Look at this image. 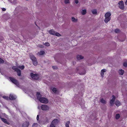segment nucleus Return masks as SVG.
Returning a JSON list of instances; mask_svg holds the SVG:
<instances>
[{
	"label": "nucleus",
	"instance_id": "48",
	"mask_svg": "<svg viewBox=\"0 0 127 127\" xmlns=\"http://www.w3.org/2000/svg\"><path fill=\"white\" fill-rule=\"evenodd\" d=\"M73 41H72V42L71 43H73Z\"/></svg>",
	"mask_w": 127,
	"mask_h": 127
},
{
	"label": "nucleus",
	"instance_id": "32",
	"mask_svg": "<svg viewBox=\"0 0 127 127\" xmlns=\"http://www.w3.org/2000/svg\"><path fill=\"white\" fill-rule=\"evenodd\" d=\"M18 67L21 69V70H23L25 68V66L24 65H22L21 66H18Z\"/></svg>",
	"mask_w": 127,
	"mask_h": 127
},
{
	"label": "nucleus",
	"instance_id": "3",
	"mask_svg": "<svg viewBox=\"0 0 127 127\" xmlns=\"http://www.w3.org/2000/svg\"><path fill=\"white\" fill-rule=\"evenodd\" d=\"M9 78L12 83L15 84L18 87H19V83L17 80L12 77H9Z\"/></svg>",
	"mask_w": 127,
	"mask_h": 127
},
{
	"label": "nucleus",
	"instance_id": "23",
	"mask_svg": "<svg viewBox=\"0 0 127 127\" xmlns=\"http://www.w3.org/2000/svg\"><path fill=\"white\" fill-rule=\"evenodd\" d=\"M70 123V121H67L65 123V127H69V125Z\"/></svg>",
	"mask_w": 127,
	"mask_h": 127
},
{
	"label": "nucleus",
	"instance_id": "25",
	"mask_svg": "<svg viewBox=\"0 0 127 127\" xmlns=\"http://www.w3.org/2000/svg\"><path fill=\"white\" fill-rule=\"evenodd\" d=\"M72 20V21L74 22H76L77 21V19H75L74 17H72L71 18Z\"/></svg>",
	"mask_w": 127,
	"mask_h": 127
},
{
	"label": "nucleus",
	"instance_id": "16",
	"mask_svg": "<svg viewBox=\"0 0 127 127\" xmlns=\"http://www.w3.org/2000/svg\"><path fill=\"white\" fill-rule=\"evenodd\" d=\"M84 57L82 56L81 55H77V58L78 60H80L83 59Z\"/></svg>",
	"mask_w": 127,
	"mask_h": 127
},
{
	"label": "nucleus",
	"instance_id": "31",
	"mask_svg": "<svg viewBox=\"0 0 127 127\" xmlns=\"http://www.w3.org/2000/svg\"><path fill=\"white\" fill-rule=\"evenodd\" d=\"M120 32V30L118 29H116L115 30V32L116 33H119Z\"/></svg>",
	"mask_w": 127,
	"mask_h": 127
},
{
	"label": "nucleus",
	"instance_id": "42",
	"mask_svg": "<svg viewBox=\"0 0 127 127\" xmlns=\"http://www.w3.org/2000/svg\"><path fill=\"white\" fill-rule=\"evenodd\" d=\"M50 127H56V126L51 124Z\"/></svg>",
	"mask_w": 127,
	"mask_h": 127
},
{
	"label": "nucleus",
	"instance_id": "1",
	"mask_svg": "<svg viewBox=\"0 0 127 127\" xmlns=\"http://www.w3.org/2000/svg\"><path fill=\"white\" fill-rule=\"evenodd\" d=\"M30 76L33 79L35 80H39L41 78L40 75L37 73L34 74L33 73H31Z\"/></svg>",
	"mask_w": 127,
	"mask_h": 127
},
{
	"label": "nucleus",
	"instance_id": "13",
	"mask_svg": "<svg viewBox=\"0 0 127 127\" xmlns=\"http://www.w3.org/2000/svg\"><path fill=\"white\" fill-rule=\"evenodd\" d=\"M36 95L37 98L38 99H39L41 96L40 93L38 92H36Z\"/></svg>",
	"mask_w": 127,
	"mask_h": 127
},
{
	"label": "nucleus",
	"instance_id": "24",
	"mask_svg": "<svg viewBox=\"0 0 127 127\" xmlns=\"http://www.w3.org/2000/svg\"><path fill=\"white\" fill-rule=\"evenodd\" d=\"M100 101L103 104H106V102L105 100L103 98H102L100 99Z\"/></svg>",
	"mask_w": 127,
	"mask_h": 127
},
{
	"label": "nucleus",
	"instance_id": "44",
	"mask_svg": "<svg viewBox=\"0 0 127 127\" xmlns=\"http://www.w3.org/2000/svg\"><path fill=\"white\" fill-rule=\"evenodd\" d=\"M2 9V11H5L6 10V9L4 8H3Z\"/></svg>",
	"mask_w": 127,
	"mask_h": 127
},
{
	"label": "nucleus",
	"instance_id": "46",
	"mask_svg": "<svg viewBox=\"0 0 127 127\" xmlns=\"http://www.w3.org/2000/svg\"><path fill=\"white\" fill-rule=\"evenodd\" d=\"M24 79V77H23V78H22L21 79Z\"/></svg>",
	"mask_w": 127,
	"mask_h": 127
},
{
	"label": "nucleus",
	"instance_id": "39",
	"mask_svg": "<svg viewBox=\"0 0 127 127\" xmlns=\"http://www.w3.org/2000/svg\"><path fill=\"white\" fill-rule=\"evenodd\" d=\"M39 119V116L38 115H37L36 117V119L37 121Z\"/></svg>",
	"mask_w": 127,
	"mask_h": 127
},
{
	"label": "nucleus",
	"instance_id": "4",
	"mask_svg": "<svg viewBox=\"0 0 127 127\" xmlns=\"http://www.w3.org/2000/svg\"><path fill=\"white\" fill-rule=\"evenodd\" d=\"M38 100L40 102L46 104L48 102V99L44 97H41Z\"/></svg>",
	"mask_w": 127,
	"mask_h": 127
},
{
	"label": "nucleus",
	"instance_id": "6",
	"mask_svg": "<svg viewBox=\"0 0 127 127\" xmlns=\"http://www.w3.org/2000/svg\"><path fill=\"white\" fill-rule=\"evenodd\" d=\"M41 109L44 111L48 110L49 109V106L45 104H43L41 105Z\"/></svg>",
	"mask_w": 127,
	"mask_h": 127
},
{
	"label": "nucleus",
	"instance_id": "45",
	"mask_svg": "<svg viewBox=\"0 0 127 127\" xmlns=\"http://www.w3.org/2000/svg\"><path fill=\"white\" fill-rule=\"evenodd\" d=\"M125 3L126 5H127V0H126V1L125 2Z\"/></svg>",
	"mask_w": 127,
	"mask_h": 127
},
{
	"label": "nucleus",
	"instance_id": "47",
	"mask_svg": "<svg viewBox=\"0 0 127 127\" xmlns=\"http://www.w3.org/2000/svg\"><path fill=\"white\" fill-rule=\"evenodd\" d=\"M1 118H2L0 116V118L1 119Z\"/></svg>",
	"mask_w": 127,
	"mask_h": 127
},
{
	"label": "nucleus",
	"instance_id": "40",
	"mask_svg": "<svg viewBox=\"0 0 127 127\" xmlns=\"http://www.w3.org/2000/svg\"><path fill=\"white\" fill-rule=\"evenodd\" d=\"M75 3L76 4H77L79 2V1H78V0H75Z\"/></svg>",
	"mask_w": 127,
	"mask_h": 127
},
{
	"label": "nucleus",
	"instance_id": "17",
	"mask_svg": "<svg viewBox=\"0 0 127 127\" xmlns=\"http://www.w3.org/2000/svg\"><path fill=\"white\" fill-rule=\"evenodd\" d=\"M49 32L51 34L55 35V32L53 30H51L49 31Z\"/></svg>",
	"mask_w": 127,
	"mask_h": 127
},
{
	"label": "nucleus",
	"instance_id": "15",
	"mask_svg": "<svg viewBox=\"0 0 127 127\" xmlns=\"http://www.w3.org/2000/svg\"><path fill=\"white\" fill-rule=\"evenodd\" d=\"M32 61L33 64L34 65L36 66L37 65L38 62L36 59L33 61Z\"/></svg>",
	"mask_w": 127,
	"mask_h": 127
},
{
	"label": "nucleus",
	"instance_id": "12",
	"mask_svg": "<svg viewBox=\"0 0 127 127\" xmlns=\"http://www.w3.org/2000/svg\"><path fill=\"white\" fill-rule=\"evenodd\" d=\"M115 104L117 106H119L121 105V103L118 100H116L115 103Z\"/></svg>",
	"mask_w": 127,
	"mask_h": 127
},
{
	"label": "nucleus",
	"instance_id": "19",
	"mask_svg": "<svg viewBox=\"0 0 127 127\" xmlns=\"http://www.w3.org/2000/svg\"><path fill=\"white\" fill-rule=\"evenodd\" d=\"M30 58L32 61L36 59L35 56L33 55H30Z\"/></svg>",
	"mask_w": 127,
	"mask_h": 127
},
{
	"label": "nucleus",
	"instance_id": "29",
	"mask_svg": "<svg viewBox=\"0 0 127 127\" xmlns=\"http://www.w3.org/2000/svg\"><path fill=\"white\" fill-rule=\"evenodd\" d=\"M12 68L13 70H14L16 71L18 69L15 66H13L12 67Z\"/></svg>",
	"mask_w": 127,
	"mask_h": 127
},
{
	"label": "nucleus",
	"instance_id": "7",
	"mask_svg": "<svg viewBox=\"0 0 127 127\" xmlns=\"http://www.w3.org/2000/svg\"><path fill=\"white\" fill-rule=\"evenodd\" d=\"M59 123V120L57 119H54L52 122L51 124L55 126L57 125Z\"/></svg>",
	"mask_w": 127,
	"mask_h": 127
},
{
	"label": "nucleus",
	"instance_id": "37",
	"mask_svg": "<svg viewBox=\"0 0 127 127\" xmlns=\"http://www.w3.org/2000/svg\"><path fill=\"white\" fill-rule=\"evenodd\" d=\"M123 66L125 67L127 66V62H125L123 63Z\"/></svg>",
	"mask_w": 127,
	"mask_h": 127
},
{
	"label": "nucleus",
	"instance_id": "5",
	"mask_svg": "<svg viewBox=\"0 0 127 127\" xmlns=\"http://www.w3.org/2000/svg\"><path fill=\"white\" fill-rule=\"evenodd\" d=\"M119 5V7L122 10L124 9V3L123 0H121L119 1L118 3Z\"/></svg>",
	"mask_w": 127,
	"mask_h": 127
},
{
	"label": "nucleus",
	"instance_id": "14",
	"mask_svg": "<svg viewBox=\"0 0 127 127\" xmlns=\"http://www.w3.org/2000/svg\"><path fill=\"white\" fill-rule=\"evenodd\" d=\"M119 74L120 75H123L124 72V71L122 69H120L119 70L118 72Z\"/></svg>",
	"mask_w": 127,
	"mask_h": 127
},
{
	"label": "nucleus",
	"instance_id": "49",
	"mask_svg": "<svg viewBox=\"0 0 127 127\" xmlns=\"http://www.w3.org/2000/svg\"><path fill=\"white\" fill-rule=\"evenodd\" d=\"M77 70H78V69H77Z\"/></svg>",
	"mask_w": 127,
	"mask_h": 127
},
{
	"label": "nucleus",
	"instance_id": "22",
	"mask_svg": "<svg viewBox=\"0 0 127 127\" xmlns=\"http://www.w3.org/2000/svg\"><path fill=\"white\" fill-rule=\"evenodd\" d=\"M51 89L52 91L54 93H56L58 91L57 89L55 88H51Z\"/></svg>",
	"mask_w": 127,
	"mask_h": 127
},
{
	"label": "nucleus",
	"instance_id": "10",
	"mask_svg": "<svg viewBox=\"0 0 127 127\" xmlns=\"http://www.w3.org/2000/svg\"><path fill=\"white\" fill-rule=\"evenodd\" d=\"M29 125V122L26 121L23 123L22 127H28Z\"/></svg>",
	"mask_w": 127,
	"mask_h": 127
},
{
	"label": "nucleus",
	"instance_id": "20",
	"mask_svg": "<svg viewBox=\"0 0 127 127\" xmlns=\"http://www.w3.org/2000/svg\"><path fill=\"white\" fill-rule=\"evenodd\" d=\"M17 73V75L19 76H20L21 75V71L20 70L18 69L16 71Z\"/></svg>",
	"mask_w": 127,
	"mask_h": 127
},
{
	"label": "nucleus",
	"instance_id": "38",
	"mask_svg": "<svg viewBox=\"0 0 127 127\" xmlns=\"http://www.w3.org/2000/svg\"><path fill=\"white\" fill-rule=\"evenodd\" d=\"M52 67L54 69H56L57 68V67L56 66H53Z\"/></svg>",
	"mask_w": 127,
	"mask_h": 127
},
{
	"label": "nucleus",
	"instance_id": "8",
	"mask_svg": "<svg viewBox=\"0 0 127 127\" xmlns=\"http://www.w3.org/2000/svg\"><path fill=\"white\" fill-rule=\"evenodd\" d=\"M112 98L110 100V105L111 106H112L114 104V102L116 99V97L114 95H112Z\"/></svg>",
	"mask_w": 127,
	"mask_h": 127
},
{
	"label": "nucleus",
	"instance_id": "41",
	"mask_svg": "<svg viewBox=\"0 0 127 127\" xmlns=\"http://www.w3.org/2000/svg\"><path fill=\"white\" fill-rule=\"evenodd\" d=\"M37 124V123H34L32 125V127H33L34 126L36 125Z\"/></svg>",
	"mask_w": 127,
	"mask_h": 127
},
{
	"label": "nucleus",
	"instance_id": "21",
	"mask_svg": "<svg viewBox=\"0 0 127 127\" xmlns=\"http://www.w3.org/2000/svg\"><path fill=\"white\" fill-rule=\"evenodd\" d=\"M45 53V52L43 51H41L40 52H38V54L40 55H43Z\"/></svg>",
	"mask_w": 127,
	"mask_h": 127
},
{
	"label": "nucleus",
	"instance_id": "18",
	"mask_svg": "<svg viewBox=\"0 0 127 127\" xmlns=\"http://www.w3.org/2000/svg\"><path fill=\"white\" fill-rule=\"evenodd\" d=\"M106 71V70L105 69H103L101 70V75L102 77H103L104 75V72H105Z\"/></svg>",
	"mask_w": 127,
	"mask_h": 127
},
{
	"label": "nucleus",
	"instance_id": "35",
	"mask_svg": "<svg viewBox=\"0 0 127 127\" xmlns=\"http://www.w3.org/2000/svg\"><path fill=\"white\" fill-rule=\"evenodd\" d=\"M45 46H50V44L48 42H45Z\"/></svg>",
	"mask_w": 127,
	"mask_h": 127
},
{
	"label": "nucleus",
	"instance_id": "11",
	"mask_svg": "<svg viewBox=\"0 0 127 127\" xmlns=\"http://www.w3.org/2000/svg\"><path fill=\"white\" fill-rule=\"evenodd\" d=\"M1 120L4 123L8 125L10 124L9 122L6 119L4 118H1Z\"/></svg>",
	"mask_w": 127,
	"mask_h": 127
},
{
	"label": "nucleus",
	"instance_id": "26",
	"mask_svg": "<svg viewBox=\"0 0 127 127\" xmlns=\"http://www.w3.org/2000/svg\"><path fill=\"white\" fill-rule=\"evenodd\" d=\"M86 9H84L82 10L81 13L83 15H84L86 14Z\"/></svg>",
	"mask_w": 127,
	"mask_h": 127
},
{
	"label": "nucleus",
	"instance_id": "2",
	"mask_svg": "<svg viewBox=\"0 0 127 127\" xmlns=\"http://www.w3.org/2000/svg\"><path fill=\"white\" fill-rule=\"evenodd\" d=\"M111 14L110 12H107L106 13L105 15V18L104 21L105 23H107L111 19L110 16Z\"/></svg>",
	"mask_w": 127,
	"mask_h": 127
},
{
	"label": "nucleus",
	"instance_id": "28",
	"mask_svg": "<svg viewBox=\"0 0 127 127\" xmlns=\"http://www.w3.org/2000/svg\"><path fill=\"white\" fill-rule=\"evenodd\" d=\"M2 97L4 99L7 100H8L9 99V97L7 96H3Z\"/></svg>",
	"mask_w": 127,
	"mask_h": 127
},
{
	"label": "nucleus",
	"instance_id": "30",
	"mask_svg": "<svg viewBox=\"0 0 127 127\" xmlns=\"http://www.w3.org/2000/svg\"><path fill=\"white\" fill-rule=\"evenodd\" d=\"M116 118L117 119H118L120 117V115L119 114H117L116 115Z\"/></svg>",
	"mask_w": 127,
	"mask_h": 127
},
{
	"label": "nucleus",
	"instance_id": "27",
	"mask_svg": "<svg viewBox=\"0 0 127 127\" xmlns=\"http://www.w3.org/2000/svg\"><path fill=\"white\" fill-rule=\"evenodd\" d=\"M92 13L93 14H97L96 10L95 9H94L92 10Z\"/></svg>",
	"mask_w": 127,
	"mask_h": 127
},
{
	"label": "nucleus",
	"instance_id": "34",
	"mask_svg": "<svg viewBox=\"0 0 127 127\" xmlns=\"http://www.w3.org/2000/svg\"><path fill=\"white\" fill-rule=\"evenodd\" d=\"M4 61L1 58H0V64H3L4 63Z\"/></svg>",
	"mask_w": 127,
	"mask_h": 127
},
{
	"label": "nucleus",
	"instance_id": "33",
	"mask_svg": "<svg viewBox=\"0 0 127 127\" xmlns=\"http://www.w3.org/2000/svg\"><path fill=\"white\" fill-rule=\"evenodd\" d=\"M55 35L58 36H60L61 35L58 32H55Z\"/></svg>",
	"mask_w": 127,
	"mask_h": 127
},
{
	"label": "nucleus",
	"instance_id": "43",
	"mask_svg": "<svg viewBox=\"0 0 127 127\" xmlns=\"http://www.w3.org/2000/svg\"><path fill=\"white\" fill-rule=\"evenodd\" d=\"M85 73H86V72H85V71L84 72H83V73H80V74L81 75V74L82 75H83V74H84Z\"/></svg>",
	"mask_w": 127,
	"mask_h": 127
},
{
	"label": "nucleus",
	"instance_id": "9",
	"mask_svg": "<svg viewBox=\"0 0 127 127\" xmlns=\"http://www.w3.org/2000/svg\"><path fill=\"white\" fill-rule=\"evenodd\" d=\"M16 98V97L15 96L12 94L10 95L9 97V99L13 100L15 99Z\"/></svg>",
	"mask_w": 127,
	"mask_h": 127
},
{
	"label": "nucleus",
	"instance_id": "36",
	"mask_svg": "<svg viewBox=\"0 0 127 127\" xmlns=\"http://www.w3.org/2000/svg\"><path fill=\"white\" fill-rule=\"evenodd\" d=\"M64 3L65 4H67L69 3V0H65L64 1Z\"/></svg>",
	"mask_w": 127,
	"mask_h": 127
}]
</instances>
